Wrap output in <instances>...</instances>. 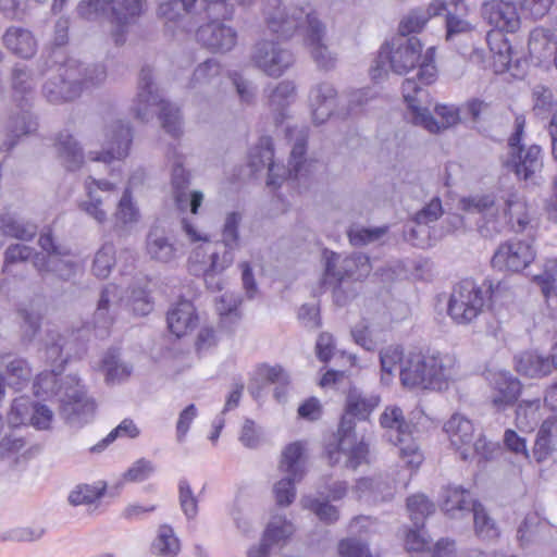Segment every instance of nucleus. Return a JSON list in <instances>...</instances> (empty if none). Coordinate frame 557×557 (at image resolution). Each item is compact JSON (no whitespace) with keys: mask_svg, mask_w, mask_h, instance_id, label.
<instances>
[{"mask_svg":"<svg viewBox=\"0 0 557 557\" xmlns=\"http://www.w3.org/2000/svg\"><path fill=\"white\" fill-rule=\"evenodd\" d=\"M263 15L268 28L282 38H289L301 29L317 65L326 71L334 67L335 58L323 44L325 25L310 3L287 9L282 7L281 0H264Z\"/></svg>","mask_w":557,"mask_h":557,"instance_id":"obj_1","label":"nucleus"},{"mask_svg":"<svg viewBox=\"0 0 557 557\" xmlns=\"http://www.w3.org/2000/svg\"><path fill=\"white\" fill-rule=\"evenodd\" d=\"M433 59L434 48H429L425 54H422V44L417 36L397 34L381 46L374 64L370 69V75L374 81L380 79L388 69L403 75L419 64L418 79L422 85H429L436 75Z\"/></svg>","mask_w":557,"mask_h":557,"instance_id":"obj_2","label":"nucleus"},{"mask_svg":"<svg viewBox=\"0 0 557 557\" xmlns=\"http://www.w3.org/2000/svg\"><path fill=\"white\" fill-rule=\"evenodd\" d=\"M461 205L466 212L480 214L476 227L484 238L493 239L507 230L522 232L530 222L524 205L511 198L500 203L493 194L474 195Z\"/></svg>","mask_w":557,"mask_h":557,"instance_id":"obj_3","label":"nucleus"},{"mask_svg":"<svg viewBox=\"0 0 557 557\" xmlns=\"http://www.w3.org/2000/svg\"><path fill=\"white\" fill-rule=\"evenodd\" d=\"M307 137L308 134L306 129L298 131L290 151L288 168L274 162L272 138L269 136L261 137L249 153V166L255 172L268 168L269 174L267 184L274 187L281 186L282 182L285 180L297 181L307 176L312 165L311 162H308L306 159Z\"/></svg>","mask_w":557,"mask_h":557,"instance_id":"obj_4","label":"nucleus"},{"mask_svg":"<svg viewBox=\"0 0 557 557\" xmlns=\"http://www.w3.org/2000/svg\"><path fill=\"white\" fill-rule=\"evenodd\" d=\"M456 363L450 354L409 352L400 367V382L409 388L441 391L455 374Z\"/></svg>","mask_w":557,"mask_h":557,"instance_id":"obj_5","label":"nucleus"},{"mask_svg":"<svg viewBox=\"0 0 557 557\" xmlns=\"http://www.w3.org/2000/svg\"><path fill=\"white\" fill-rule=\"evenodd\" d=\"M107 72L101 64L83 65L78 60L69 58L58 69V74L49 78L42 92L51 103H63L78 98L84 89L104 82Z\"/></svg>","mask_w":557,"mask_h":557,"instance_id":"obj_6","label":"nucleus"},{"mask_svg":"<svg viewBox=\"0 0 557 557\" xmlns=\"http://www.w3.org/2000/svg\"><path fill=\"white\" fill-rule=\"evenodd\" d=\"M507 287L503 282L494 284L484 280L481 285L473 280H462L453 289L447 306V313L458 325H469L483 313L488 302L503 297Z\"/></svg>","mask_w":557,"mask_h":557,"instance_id":"obj_7","label":"nucleus"},{"mask_svg":"<svg viewBox=\"0 0 557 557\" xmlns=\"http://www.w3.org/2000/svg\"><path fill=\"white\" fill-rule=\"evenodd\" d=\"M132 113L141 122L150 121L159 114L163 129L173 137L182 134V116L180 109L166 102L152 82V70L144 66L139 74L138 92L133 101Z\"/></svg>","mask_w":557,"mask_h":557,"instance_id":"obj_8","label":"nucleus"},{"mask_svg":"<svg viewBox=\"0 0 557 557\" xmlns=\"http://www.w3.org/2000/svg\"><path fill=\"white\" fill-rule=\"evenodd\" d=\"M145 0H82L77 13L87 21L106 17L114 26L112 37L117 46L125 42L132 20L141 13Z\"/></svg>","mask_w":557,"mask_h":557,"instance_id":"obj_9","label":"nucleus"},{"mask_svg":"<svg viewBox=\"0 0 557 557\" xmlns=\"http://www.w3.org/2000/svg\"><path fill=\"white\" fill-rule=\"evenodd\" d=\"M205 10L212 21L202 25L197 30V40L212 52H227L237 41V33L234 28L219 22L220 18H231L234 12L233 5L227 0H202Z\"/></svg>","mask_w":557,"mask_h":557,"instance_id":"obj_10","label":"nucleus"},{"mask_svg":"<svg viewBox=\"0 0 557 557\" xmlns=\"http://www.w3.org/2000/svg\"><path fill=\"white\" fill-rule=\"evenodd\" d=\"M380 424L386 430L388 442L398 447L399 457L412 468L420 466L422 455L411 436L412 424L405 419L401 408L386 407L380 416Z\"/></svg>","mask_w":557,"mask_h":557,"instance_id":"obj_11","label":"nucleus"},{"mask_svg":"<svg viewBox=\"0 0 557 557\" xmlns=\"http://www.w3.org/2000/svg\"><path fill=\"white\" fill-rule=\"evenodd\" d=\"M323 258L325 268L321 287L324 289L338 288L345 278L362 280L371 271L369 257L363 253H355L342 259L338 253L325 249Z\"/></svg>","mask_w":557,"mask_h":557,"instance_id":"obj_12","label":"nucleus"},{"mask_svg":"<svg viewBox=\"0 0 557 557\" xmlns=\"http://www.w3.org/2000/svg\"><path fill=\"white\" fill-rule=\"evenodd\" d=\"M525 117L517 115L515 119V132L508 138V166L512 168L518 177L531 178L543 168L542 148L531 145L527 149L521 144L524 134Z\"/></svg>","mask_w":557,"mask_h":557,"instance_id":"obj_13","label":"nucleus"},{"mask_svg":"<svg viewBox=\"0 0 557 557\" xmlns=\"http://www.w3.org/2000/svg\"><path fill=\"white\" fill-rule=\"evenodd\" d=\"M304 447L299 442L292 443L282 453L280 468L287 476L280 480L273 488L275 499L280 506L290 505L296 496L295 482H299L305 475L301 462Z\"/></svg>","mask_w":557,"mask_h":557,"instance_id":"obj_14","label":"nucleus"},{"mask_svg":"<svg viewBox=\"0 0 557 557\" xmlns=\"http://www.w3.org/2000/svg\"><path fill=\"white\" fill-rule=\"evenodd\" d=\"M70 387L65 388L61 396L60 413L71 425H83L87 423L95 412V403L86 395L84 386L74 375L66 376Z\"/></svg>","mask_w":557,"mask_h":557,"instance_id":"obj_15","label":"nucleus"},{"mask_svg":"<svg viewBox=\"0 0 557 557\" xmlns=\"http://www.w3.org/2000/svg\"><path fill=\"white\" fill-rule=\"evenodd\" d=\"M251 60L258 69L271 77L283 75L295 61L290 50L284 48L278 41L267 39L255 45Z\"/></svg>","mask_w":557,"mask_h":557,"instance_id":"obj_16","label":"nucleus"},{"mask_svg":"<svg viewBox=\"0 0 557 557\" xmlns=\"http://www.w3.org/2000/svg\"><path fill=\"white\" fill-rule=\"evenodd\" d=\"M86 199L78 202V208L98 224L108 220V206L110 195L115 190V185L107 180H96L88 176L85 182Z\"/></svg>","mask_w":557,"mask_h":557,"instance_id":"obj_17","label":"nucleus"},{"mask_svg":"<svg viewBox=\"0 0 557 557\" xmlns=\"http://www.w3.org/2000/svg\"><path fill=\"white\" fill-rule=\"evenodd\" d=\"M481 13L483 18L497 32L487 34V39L493 37L503 38V33H515L520 27V17L517 7L511 1L488 0L482 4Z\"/></svg>","mask_w":557,"mask_h":557,"instance_id":"obj_18","label":"nucleus"},{"mask_svg":"<svg viewBox=\"0 0 557 557\" xmlns=\"http://www.w3.org/2000/svg\"><path fill=\"white\" fill-rule=\"evenodd\" d=\"M132 143L133 129L129 124L121 120L112 121L106 127L103 150L90 158L94 161H102L104 163L122 160L128 156Z\"/></svg>","mask_w":557,"mask_h":557,"instance_id":"obj_19","label":"nucleus"},{"mask_svg":"<svg viewBox=\"0 0 557 557\" xmlns=\"http://www.w3.org/2000/svg\"><path fill=\"white\" fill-rule=\"evenodd\" d=\"M535 258V249L529 240H508L502 244L492 258V265L499 270L520 272Z\"/></svg>","mask_w":557,"mask_h":557,"instance_id":"obj_20","label":"nucleus"},{"mask_svg":"<svg viewBox=\"0 0 557 557\" xmlns=\"http://www.w3.org/2000/svg\"><path fill=\"white\" fill-rule=\"evenodd\" d=\"M380 400L377 395L350 389L346 397L345 410L337 430H342L344 434L356 431V420L367 421L379 406Z\"/></svg>","mask_w":557,"mask_h":557,"instance_id":"obj_21","label":"nucleus"},{"mask_svg":"<svg viewBox=\"0 0 557 557\" xmlns=\"http://www.w3.org/2000/svg\"><path fill=\"white\" fill-rule=\"evenodd\" d=\"M337 447L327 451L331 465L338 462L339 454L346 457L345 467L351 470L369 462V445L363 437L358 440L356 431L344 434L337 430Z\"/></svg>","mask_w":557,"mask_h":557,"instance_id":"obj_22","label":"nucleus"},{"mask_svg":"<svg viewBox=\"0 0 557 557\" xmlns=\"http://www.w3.org/2000/svg\"><path fill=\"white\" fill-rule=\"evenodd\" d=\"M487 381L492 388L491 401L497 409L513 405L521 392V383L508 371H488Z\"/></svg>","mask_w":557,"mask_h":557,"instance_id":"obj_23","label":"nucleus"},{"mask_svg":"<svg viewBox=\"0 0 557 557\" xmlns=\"http://www.w3.org/2000/svg\"><path fill=\"white\" fill-rule=\"evenodd\" d=\"M121 296L115 285L106 286L100 294L96 311L94 313L95 327L99 330L100 336L109 333L120 307Z\"/></svg>","mask_w":557,"mask_h":557,"instance_id":"obj_24","label":"nucleus"},{"mask_svg":"<svg viewBox=\"0 0 557 557\" xmlns=\"http://www.w3.org/2000/svg\"><path fill=\"white\" fill-rule=\"evenodd\" d=\"M243 215L240 212H228L225 216L222 227V240L215 242L207 247V250H213L223 255L224 263H233L235 250L239 247V224Z\"/></svg>","mask_w":557,"mask_h":557,"instance_id":"obj_25","label":"nucleus"},{"mask_svg":"<svg viewBox=\"0 0 557 557\" xmlns=\"http://www.w3.org/2000/svg\"><path fill=\"white\" fill-rule=\"evenodd\" d=\"M309 103L313 122L323 124L336 108L337 91L330 83H319L310 89Z\"/></svg>","mask_w":557,"mask_h":557,"instance_id":"obj_26","label":"nucleus"},{"mask_svg":"<svg viewBox=\"0 0 557 557\" xmlns=\"http://www.w3.org/2000/svg\"><path fill=\"white\" fill-rule=\"evenodd\" d=\"M401 90L404 99L411 112L412 123L428 131L436 129L435 117L428 108H422L419 104L417 96L423 91L421 85L414 78H407L401 84Z\"/></svg>","mask_w":557,"mask_h":557,"instance_id":"obj_27","label":"nucleus"},{"mask_svg":"<svg viewBox=\"0 0 557 557\" xmlns=\"http://www.w3.org/2000/svg\"><path fill=\"white\" fill-rule=\"evenodd\" d=\"M169 159L173 162L171 184L175 202L180 210H187L188 206V188L190 185V173L184 168V156L173 148L169 154Z\"/></svg>","mask_w":557,"mask_h":557,"instance_id":"obj_28","label":"nucleus"},{"mask_svg":"<svg viewBox=\"0 0 557 557\" xmlns=\"http://www.w3.org/2000/svg\"><path fill=\"white\" fill-rule=\"evenodd\" d=\"M40 351L41 358L59 370H63L72 356L69 338L54 330L47 332Z\"/></svg>","mask_w":557,"mask_h":557,"instance_id":"obj_29","label":"nucleus"},{"mask_svg":"<svg viewBox=\"0 0 557 557\" xmlns=\"http://www.w3.org/2000/svg\"><path fill=\"white\" fill-rule=\"evenodd\" d=\"M146 250L150 259L169 263L176 258V248L168 232L158 226H152L146 238Z\"/></svg>","mask_w":557,"mask_h":557,"instance_id":"obj_30","label":"nucleus"},{"mask_svg":"<svg viewBox=\"0 0 557 557\" xmlns=\"http://www.w3.org/2000/svg\"><path fill=\"white\" fill-rule=\"evenodd\" d=\"M0 227L2 236H9L24 242L32 240L38 232V226L35 222L10 209H4L0 213Z\"/></svg>","mask_w":557,"mask_h":557,"instance_id":"obj_31","label":"nucleus"},{"mask_svg":"<svg viewBox=\"0 0 557 557\" xmlns=\"http://www.w3.org/2000/svg\"><path fill=\"white\" fill-rule=\"evenodd\" d=\"M2 41L9 51L23 59L34 57L37 51V41L34 35L23 27L10 26L3 34Z\"/></svg>","mask_w":557,"mask_h":557,"instance_id":"obj_32","label":"nucleus"},{"mask_svg":"<svg viewBox=\"0 0 557 557\" xmlns=\"http://www.w3.org/2000/svg\"><path fill=\"white\" fill-rule=\"evenodd\" d=\"M442 510L450 518H463L471 515L472 499L469 491L460 486H448L443 492Z\"/></svg>","mask_w":557,"mask_h":557,"instance_id":"obj_33","label":"nucleus"},{"mask_svg":"<svg viewBox=\"0 0 557 557\" xmlns=\"http://www.w3.org/2000/svg\"><path fill=\"white\" fill-rule=\"evenodd\" d=\"M37 122L34 119L33 114L21 108V112L17 115L10 116L5 129L8 139L2 144L1 149L4 151H10L16 145L17 138L22 135L32 134L37 129Z\"/></svg>","mask_w":557,"mask_h":557,"instance_id":"obj_34","label":"nucleus"},{"mask_svg":"<svg viewBox=\"0 0 557 557\" xmlns=\"http://www.w3.org/2000/svg\"><path fill=\"white\" fill-rule=\"evenodd\" d=\"M168 326L171 333L181 337L193 330L197 324V315L193 304L188 300L180 301L168 312Z\"/></svg>","mask_w":557,"mask_h":557,"instance_id":"obj_35","label":"nucleus"},{"mask_svg":"<svg viewBox=\"0 0 557 557\" xmlns=\"http://www.w3.org/2000/svg\"><path fill=\"white\" fill-rule=\"evenodd\" d=\"M516 369L530 377H543L555 369L553 357H544L536 352L525 351L516 358Z\"/></svg>","mask_w":557,"mask_h":557,"instance_id":"obj_36","label":"nucleus"},{"mask_svg":"<svg viewBox=\"0 0 557 557\" xmlns=\"http://www.w3.org/2000/svg\"><path fill=\"white\" fill-rule=\"evenodd\" d=\"M444 431L448 434L450 443L461 453L467 445L472 444L474 435L473 423L465 416L455 413L444 424Z\"/></svg>","mask_w":557,"mask_h":557,"instance_id":"obj_37","label":"nucleus"},{"mask_svg":"<svg viewBox=\"0 0 557 557\" xmlns=\"http://www.w3.org/2000/svg\"><path fill=\"white\" fill-rule=\"evenodd\" d=\"M296 98V86L292 81H282L276 86L268 89V104L271 111L276 113V122L285 117L286 108Z\"/></svg>","mask_w":557,"mask_h":557,"instance_id":"obj_38","label":"nucleus"},{"mask_svg":"<svg viewBox=\"0 0 557 557\" xmlns=\"http://www.w3.org/2000/svg\"><path fill=\"white\" fill-rule=\"evenodd\" d=\"M55 147L59 159L67 171H75L81 168L84 154L78 143L66 132L58 135Z\"/></svg>","mask_w":557,"mask_h":557,"instance_id":"obj_39","label":"nucleus"},{"mask_svg":"<svg viewBox=\"0 0 557 557\" xmlns=\"http://www.w3.org/2000/svg\"><path fill=\"white\" fill-rule=\"evenodd\" d=\"M5 368L4 382L16 391L29 382L32 377V368L27 360L18 357L7 356L3 358Z\"/></svg>","mask_w":557,"mask_h":557,"instance_id":"obj_40","label":"nucleus"},{"mask_svg":"<svg viewBox=\"0 0 557 557\" xmlns=\"http://www.w3.org/2000/svg\"><path fill=\"white\" fill-rule=\"evenodd\" d=\"M61 372L62 370L53 367L50 371H44L39 373L33 384L34 394L37 397L49 395L63 396L65 388L70 387V384L66 383V376L62 383L59 384V375Z\"/></svg>","mask_w":557,"mask_h":557,"instance_id":"obj_41","label":"nucleus"},{"mask_svg":"<svg viewBox=\"0 0 557 557\" xmlns=\"http://www.w3.org/2000/svg\"><path fill=\"white\" fill-rule=\"evenodd\" d=\"M222 72L221 63L216 59L210 58L195 69L189 83L190 87L215 86L221 81Z\"/></svg>","mask_w":557,"mask_h":557,"instance_id":"obj_42","label":"nucleus"},{"mask_svg":"<svg viewBox=\"0 0 557 557\" xmlns=\"http://www.w3.org/2000/svg\"><path fill=\"white\" fill-rule=\"evenodd\" d=\"M114 226L117 230H127L139 220V210L133 202L132 190L129 187L125 188L121 199L119 200L114 212Z\"/></svg>","mask_w":557,"mask_h":557,"instance_id":"obj_43","label":"nucleus"},{"mask_svg":"<svg viewBox=\"0 0 557 557\" xmlns=\"http://www.w3.org/2000/svg\"><path fill=\"white\" fill-rule=\"evenodd\" d=\"M471 515L474 522V530L482 540L492 541L499 536V530L495 521L487 515L481 503L472 504Z\"/></svg>","mask_w":557,"mask_h":557,"instance_id":"obj_44","label":"nucleus"},{"mask_svg":"<svg viewBox=\"0 0 557 557\" xmlns=\"http://www.w3.org/2000/svg\"><path fill=\"white\" fill-rule=\"evenodd\" d=\"M209 252V265L203 269V280L206 286L211 292H219L223 287V281L220 274L230 268L233 263H224L223 255L213 250H207Z\"/></svg>","mask_w":557,"mask_h":557,"instance_id":"obj_45","label":"nucleus"},{"mask_svg":"<svg viewBox=\"0 0 557 557\" xmlns=\"http://www.w3.org/2000/svg\"><path fill=\"white\" fill-rule=\"evenodd\" d=\"M102 368L106 372V380L110 383L124 381L131 375L133 370L132 366L120 360L119 352L115 349H110L104 355Z\"/></svg>","mask_w":557,"mask_h":557,"instance_id":"obj_46","label":"nucleus"},{"mask_svg":"<svg viewBox=\"0 0 557 557\" xmlns=\"http://www.w3.org/2000/svg\"><path fill=\"white\" fill-rule=\"evenodd\" d=\"M407 509L410 513L412 525L424 527V520L434 512V504L422 494L412 495L407 498Z\"/></svg>","mask_w":557,"mask_h":557,"instance_id":"obj_47","label":"nucleus"},{"mask_svg":"<svg viewBox=\"0 0 557 557\" xmlns=\"http://www.w3.org/2000/svg\"><path fill=\"white\" fill-rule=\"evenodd\" d=\"M153 550L161 556H175L180 550V541L169 525L159 529L158 536L152 544Z\"/></svg>","mask_w":557,"mask_h":557,"instance_id":"obj_48","label":"nucleus"},{"mask_svg":"<svg viewBox=\"0 0 557 557\" xmlns=\"http://www.w3.org/2000/svg\"><path fill=\"white\" fill-rule=\"evenodd\" d=\"M115 264V248L112 244H104L96 252L92 262V273L99 278H107Z\"/></svg>","mask_w":557,"mask_h":557,"instance_id":"obj_49","label":"nucleus"},{"mask_svg":"<svg viewBox=\"0 0 557 557\" xmlns=\"http://www.w3.org/2000/svg\"><path fill=\"white\" fill-rule=\"evenodd\" d=\"M294 531L293 524L285 518L278 517L271 520L263 533L262 540L271 547L286 540Z\"/></svg>","mask_w":557,"mask_h":557,"instance_id":"obj_50","label":"nucleus"},{"mask_svg":"<svg viewBox=\"0 0 557 557\" xmlns=\"http://www.w3.org/2000/svg\"><path fill=\"white\" fill-rule=\"evenodd\" d=\"M18 318L21 320V338L24 344H29L33 342L35 336L37 335L40 329V315L28 309H20L17 311Z\"/></svg>","mask_w":557,"mask_h":557,"instance_id":"obj_51","label":"nucleus"},{"mask_svg":"<svg viewBox=\"0 0 557 557\" xmlns=\"http://www.w3.org/2000/svg\"><path fill=\"white\" fill-rule=\"evenodd\" d=\"M178 502L186 518L188 520L195 519L198 515V499L185 478L181 479L178 482Z\"/></svg>","mask_w":557,"mask_h":557,"instance_id":"obj_52","label":"nucleus"},{"mask_svg":"<svg viewBox=\"0 0 557 557\" xmlns=\"http://www.w3.org/2000/svg\"><path fill=\"white\" fill-rule=\"evenodd\" d=\"M197 0H169L159 7V15L168 22H174L189 13Z\"/></svg>","mask_w":557,"mask_h":557,"instance_id":"obj_53","label":"nucleus"},{"mask_svg":"<svg viewBox=\"0 0 557 557\" xmlns=\"http://www.w3.org/2000/svg\"><path fill=\"white\" fill-rule=\"evenodd\" d=\"M304 506L315 513V516L325 523H334L338 520V510L327 500L323 502L318 498L307 497L302 500Z\"/></svg>","mask_w":557,"mask_h":557,"instance_id":"obj_54","label":"nucleus"},{"mask_svg":"<svg viewBox=\"0 0 557 557\" xmlns=\"http://www.w3.org/2000/svg\"><path fill=\"white\" fill-rule=\"evenodd\" d=\"M34 255V248L23 244H11L3 253V271L10 267L28 261Z\"/></svg>","mask_w":557,"mask_h":557,"instance_id":"obj_55","label":"nucleus"},{"mask_svg":"<svg viewBox=\"0 0 557 557\" xmlns=\"http://www.w3.org/2000/svg\"><path fill=\"white\" fill-rule=\"evenodd\" d=\"M429 15L424 12V9L417 8L409 12V14L400 22L398 27V34H410L419 33L428 23Z\"/></svg>","mask_w":557,"mask_h":557,"instance_id":"obj_56","label":"nucleus"},{"mask_svg":"<svg viewBox=\"0 0 557 557\" xmlns=\"http://www.w3.org/2000/svg\"><path fill=\"white\" fill-rule=\"evenodd\" d=\"M404 350L399 345H391L385 347L380 352L381 369L386 374H392L398 367H401Z\"/></svg>","mask_w":557,"mask_h":557,"instance_id":"obj_57","label":"nucleus"},{"mask_svg":"<svg viewBox=\"0 0 557 557\" xmlns=\"http://www.w3.org/2000/svg\"><path fill=\"white\" fill-rule=\"evenodd\" d=\"M533 111L536 115L554 113L557 109V102L553 101L552 91L544 86H536L533 90Z\"/></svg>","mask_w":557,"mask_h":557,"instance_id":"obj_58","label":"nucleus"},{"mask_svg":"<svg viewBox=\"0 0 557 557\" xmlns=\"http://www.w3.org/2000/svg\"><path fill=\"white\" fill-rule=\"evenodd\" d=\"M386 227L364 228L351 227L348 231L349 242L354 246H363L380 239L385 233Z\"/></svg>","mask_w":557,"mask_h":557,"instance_id":"obj_59","label":"nucleus"},{"mask_svg":"<svg viewBox=\"0 0 557 557\" xmlns=\"http://www.w3.org/2000/svg\"><path fill=\"white\" fill-rule=\"evenodd\" d=\"M435 112L440 117V121L435 119L437 128L429 131L430 133H440L441 131L446 129L460 121V108H455L454 106H436Z\"/></svg>","mask_w":557,"mask_h":557,"instance_id":"obj_60","label":"nucleus"},{"mask_svg":"<svg viewBox=\"0 0 557 557\" xmlns=\"http://www.w3.org/2000/svg\"><path fill=\"white\" fill-rule=\"evenodd\" d=\"M338 554L341 557H372L368 544L356 537L342 540Z\"/></svg>","mask_w":557,"mask_h":557,"instance_id":"obj_61","label":"nucleus"},{"mask_svg":"<svg viewBox=\"0 0 557 557\" xmlns=\"http://www.w3.org/2000/svg\"><path fill=\"white\" fill-rule=\"evenodd\" d=\"M26 440L18 431H11L0 440V457H11L21 453L26 447Z\"/></svg>","mask_w":557,"mask_h":557,"instance_id":"obj_62","label":"nucleus"},{"mask_svg":"<svg viewBox=\"0 0 557 557\" xmlns=\"http://www.w3.org/2000/svg\"><path fill=\"white\" fill-rule=\"evenodd\" d=\"M101 495V490L88 484H83L78 485L74 491L70 493L69 502L73 506L91 504L99 499Z\"/></svg>","mask_w":557,"mask_h":557,"instance_id":"obj_63","label":"nucleus"},{"mask_svg":"<svg viewBox=\"0 0 557 557\" xmlns=\"http://www.w3.org/2000/svg\"><path fill=\"white\" fill-rule=\"evenodd\" d=\"M492 451L491 444L487 443L485 437L480 433L475 440H472V444L461 449L460 457L462 460H469L475 456L482 459H488Z\"/></svg>","mask_w":557,"mask_h":557,"instance_id":"obj_64","label":"nucleus"}]
</instances>
